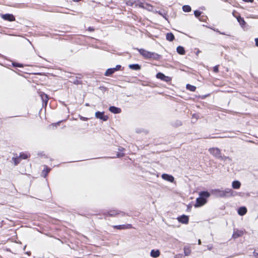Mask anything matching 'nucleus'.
Segmentation results:
<instances>
[{"label":"nucleus","mask_w":258,"mask_h":258,"mask_svg":"<svg viewBox=\"0 0 258 258\" xmlns=\"http://www.w3.org/2000/svg\"><path fill=\"white\" fill-rule=\"evenodd\" d=\"M212 193L216 197L229 198L234 196L236 192L231 188H225L224 189H215L212 190Z\"/></svg>","instance_id":"1"},{"label":"nucleus","mask_w":258,"mask_h":258,"mask_svg":"<svg viewBox=\"0 0 258 258\" xmlns=\"http://www.w3.org/2000/svg\"><path fill=\"white\" fill-rule=\"evenodd\" d=\"M137 50L139 51L140 54L146 59L157 60L160 57V55L156 53L150 52L144 49H137Z\"/></svg>","instance_id":"2"},{"label":"nucleus","mask_w":258,"mask_h":258,"mask_svg":"<svg viewBox=\"0 0 258 258\" xmlns=\"http://www.w3.org/2000/svg\"><path fill=\"white\" fill-rule=\"evenodd\" d=\"M200 197L198 198L196 200V207H199L204 205L207 201L206 198H209L210 194L208 191H202L199 194Z\"/></svg>","instance_id":"3"},{"label":"nucleus","mask_w":258,"mask_h":258,"mask_svg":"<svg viewBox=\"0 0 258 258\" xmlns=\"http://www.w3.org/2000/svg\"><path fill=\"white\" fill-rule=\"evenodd\" d=\"M135 7H139L149 11L152 9V6L140 0H135Z\"/></svg>","instance_id":"4"},{"label":"nucleus","mask_w":258,"mask_h":258,"mask_svg":"<svg viewBox=\"0 0 258 258\" xmlns=\"http://www.w3.org/2000/svg\"><path fill=\"white\" fill-rule=\"evenodd\" d=\"M209 151L215 157L220 159H223L221 156V151L219 149L217 148H212L209 149Z\"/></svg>","instance_id":"5"},{"label":"nucleus","mask_w":258,"mask_h":258,"mask_svg":"<svg viewBox=\"0 0 258 258\" xmlns=\"http://www.w3.org/2000/svg\"><path fill=\"white\" fill-rule=\"evenodd\" d=\"M1 17L4 20L13 22L15 21V18L13 14H1Z\"/></svg>","instance_id":"6"},{"label":"nucleus","mask_w":258,"mask_h":258,"mask_svg":"<svg viewBox=\"0 0 258 258\" xmlns=\"http://www.w3.org/2000/svg\"><path fill=\"white\" fill-rule=\"evenodd\" d=\"M95 117L103 121H106L108 117L107 115H104V112L97 111L95 113Z\"/></svg>","instance_id":"7"},{"label":"nucleus","mask_w":258,"mask_h":258,"mask_svg":"<svg viewBox=\"0 0 258 258\" xmlns=\"http://www.w3.org/2000/svg\"><path fill=\"white\" fill-rule=\"evenodd\" d=\"M177 219L179 222L182 224H187L188 223V217L185 215L179 216Z\"/></svg>","instance_id":"8"},{"label":"nucleus","mask_w":258,"mask_h":258,"mask_svg":"<svg viewBox=\"0 0 258 258\" xmlns=\"http://www.w3.org/2000/svg\"><path fill=\"white\" fill-rule=\"evenodd\" d=\"M162 178L165 180L171 182H174V178L172 175L164 173L161 176Z\"/></svg>","instance_id":"9"},{"label":"nucleus","mask_w":258,"mask_h":258,"mask_svg":"<svg viewBox=\"0 0 258 258\" xmlns=\"http://www.w3.org/2000/svg\"><path fill=\"white\" fill-rule=\"evenodd\" d=\"M114 227L117 229H131L132 228L131 224L119 225L114 226Z\"/></svg>","instance_id":"10"},{"label":"nucleus","mask_w":258,"mask_h":258,"mask_svg":"<svg viewBox=\"0 0 258 258\" xmlns=\"http://www.w3.org/2000/svg\"><path fill=\"white\" fill-rule=\"evenodd\" d=\"M109 110L113 113H119L121 112V109L115 106H110L109 108Z\"/></svg>","instance_id":"11"},{"label":"nucleus","mask_w":258,"mask_h":258,"mask_svg":"<svg viewBox=\"0 0 258 258\" xmlns=\"http://www.w3.org/2000/svg\"><path fill=\"white\" fill-rule=\"evenodd\" d=\"M160 254V252L159 250H158V249H157V250L152 249L150 252V255L152 257H154V258L159 256Z\"/></svg>","instance_id":"12"},{"label":"nucleus","mask_w":258,"mask_h":258,"mask_svg":"<svg viewBox=\"0 0 258 258\" xmlns=\"http://www.w3.org/2000/svg\"><path fill=\"white\" fill-rule=\"evenodd\" d=\"M130 69L133 70H140L141 69V66L138 64H131L128 66Z\"/></svg>","instance_id":"13"},{"label":"nucleus","mask_w":258,"mask_h":258,"mask_svg":"<svg viewBox=\"0 0 258 258\" xmlns=\"http://www.w3.org/2000/svg\"><path fill=\"white\" fill-rule=\"evenodd\" d=\"M232 14H233V16L237 19V20L238 22L239 23L240 25H241V18L240 16L239 15V14L235 11H234L233 12Z\"/></svg>","instance_id":"14"},{"label":"nucleus","mask_w":258,"mask_h":258,"mask_svg":"<svg viewBox=\"0 0 258 258\" xmlns=\"http://www.w3.org/2000/svg\"><path fill=\"white\" fill-rule=\"evenodd\" d=\"M232 186L234 189H238L241 186V183L239 181L235 180L232 182Z\"/></svg>","instance_id":"15"},{"label":"nucleus","mask_w":258,"mask_h":258,"mask_svg":"<svg viewBox=\"0 0 258 258\" xmlns=\"http://www.w3.org/2000/svg\"><path fill=\"white\" fill-rule=\"evenodd\" d=\"M116 71H114L113 68H110L106 70V72L105 73V76H109L114 73Z\"/></svg>","instance_id":"16"},{"label":"nucleus","mask_w":258,"mask_h":258,"mask_svg":"<svg viewBox=\"0 0 258 258\" xmlns=\"http://www.w3.org/2000/svg\"><path fill=\"white\" fill-rule=\"evenodd\" d=\"M156 77L158 79H160L163 81H167L166 79L168 78L167 77L165 76L163 74L161 73H158L156 75Z\"/></svg>","instance_id":"17"},{"label":"nucleus","mask_w":258,"mask_h":258,"mask_svg":"<svg viewBox=\"0 0 258 258\" xmlns=\"http://www.w3.org/2000/svg\"><path fill=\"white\" fill-rule=\"evenodd\" d=\"M177 52L181 55L185 54V50L183 47L179 46L176 48Z\"/></svg>","instance_id":"18"},{"label":"nucleus","mask_w":258,"mask_h":258,"mask_svg":"<svg viewBox=\"0 0 258 258\" xmlns=\"http://www.w3.org/2000/svg\"><path fill=\"white\" fill-rule=\"evenodd\" d=\"M166 39L168 41H172L174 39V35L171 33H168L166 34Z\"/></svg>","instance_id":"19"},{"label":"nucleus","mask_w":258,"mask_h":258,"mask_svg":"<svg viewBox=\"0 0 258 258\" xmlns=\"http://www.w3.org/2000/svg\"><path fill=\"white\" fill-rule=\"evenodd\" d=\"M40 96L42 101L45 102V104H46L48 100L47 95L44 93H41Z\"/></svg>","instance_id":"20"},{"label":"nucleus","mask_w":258,"mask_h":258,"mask_svg":"<svg viewBox=\"0 0 258 258\" xmlns=\"http://www.w3.org/2000/svg\"><path fill=\"white\" fill-rule=\"evenodd\" d=\"M182 10L185 12H190L191 9V7L188 5H184L182 7Z\"/></svg>","instance_id":"21"},{"label":"nucleus","mask_w":258,"mask_h":258,"mask_svg":"<svg viewBox=\"0 0 258 258\" xmlns=\"http://www.w3.org/2000/svg\"><path fill=\"white\" fill-rule=\"evenodd\" d=\"M186 88L187 89L193 92L195 91L196 89V87L195 86L191 85L190 84L186 85Z\"/></svg>","instance_id":"22"},{"label":"nucleus","mask_w":258,"mask_h":258,"mask_svg":"<svg viewBox=\"0 0 258 258\" xmlns=\"http://www.w3.org/2000/svg\"><path fill=\"white\" fill-rule=\"evenodd\" d=\"M191 252V250L189 247H184V253L185 255H189Z\"/></svg>","instance_id":"23"},{"label":"nucleus","mask_w":258,"mask_h":258,"mask_svg":"<svg viewBox=\"0 0 258 258\" xmlns=\"http://www.w3.org/2000/svg\"><path fill=\"white\" fill-rule=\"evenodd\" d=\"M135 0H128L126 2V4L130 6H135Z\"/></svg>","instance_id":"24"},{"label":"nucleus","mask_w":258,"mask_h":258,"mask_svg":"<svg viewBox=\"0 0 258 258\" xmlns=\"http://www.w3.org/2000/svg\"><path fill=\"white\" fill-rule=\"evenodd\" d=\"M241 234V231H236V232H234L233 234V238H236L238 237L239 236H240Z\"/></svg>","instance_id":"25"},{"label":"nucleus","mask_w":258,"mask_h":258,"mask_svg":"<svg viewBox=\"0 0 258 258\" xmlns=\"http://www.w3.org/2000/svg\"><path fill=\"white\" fill-rule=\"evenodd\" d=\"M49 171H50V169H48V168H47L46 169H44V170L42 171V175L44 177H45L47 176V175L48 173L49 172Z\"/></svg>","instance_id":"26"},{"label":"nucleus","mask_w":258,"mask_h":258,"mask_svg":"<svg viewBox=\"0 0 258 258\" xmlns=\"http://www.w3.org/2000/svg\"><path fill=\"white\" fill-rule=\"evenodd\" d=\"M19 158L23 159H26L28 158V155L26 154L21 153Z\"/></svg>","instance_id":"27"},{"label":"nucleus","mask_w":258,"mask_h":258,"mask_svg":"<svg viewBox=\"0 0 258 258\" xmlns=\"http://www.w3.org/2000/svg\"><path fill=\"white\" fill-rule=\"evenodd\" d=\"M194 14H195V16L197 18H198V17H200V16L201 15V12H200L199 11L196 10V11H195V12H194Z\"/></svg>","instance_id":"28"},{"label":"nucleus","mask_w":258,"mask_h":258,"mask_svg":"<svg viewBox=\"0 0 258 258\" xmlns=\"http://www.w3.org/2000/svg\"><path fill=\"white\" fill-rule=\"evenodd\" d=\"M247 29H248V26L247 27L246 23L243 19V30H245Z\"/></svg>","instance_id":"29"},{"label":"nucleus","mask_w":258,"mask_h":258,"mask_svg":"<svg viewBox=\"0 0 258 258\" xmlns=\"http://www.w3.org/2000/svg\"><path fill=\"white\" fill-rule=\"evenodd\" d=\"M121 66L120 65H117L115 68H113L114 71H118L120 70Z\"/></svg>","instance_id":"30"},{"label":"nucleus","mask_w":258,"mask_h":258,"mask_svg":"<svg viewBox=\"0 0 258 258\" xmlns=\"http://www.w3.org/2000/svg\"><path fill=\"white\" fill-rule=\"evenodd\" d=\"M253 255L256 258H258V247L253 251Z\"/></svg>","instance_id":"31"},{"label":"nucleus","mask_w":258,"mask_h":258,"mask_svg":"<svg viewBox=\"0 0 258 258\" xmlns=\"http://www.w3.org/2000/svg\"><path fill=\"white\" fill-rule=\"evenodd\" d=\"M158 14L161 16H162L163 17L165 18V16L166 15V14L164 12L163 13L162 11H159L158 12Z\"/></svg>","instance_id":"32"},{"label":"nucleus","mask_w":258,"mask_h":258,"mask_svg":"<svg viewBox=\"0 0 258 258\" xmlns=\"http://www.w3.org/2000/svg\"><path fill=\"white\" fill-rule=\"evenodd\" d=\"M14 161H15V164L16 165H17L20 162V158L18 157V158H15Z\"/></svg>","instance_id":"33"},{"label":"nucleus","mask_w":258,"mask_h":258,"mask_svg":"<svg viewBox=\"0 0 258 258\" xmlns=\"http://www.w3.org/2000/svg\"><path fill=\"white\" fill-rule=\"evenodd\" d=\"M13 64L14 66L17 67H22L23 66L22 64L17 63H13Z\"/></svg>","instance_id":"34"},{"label":"nucleus","mask_w":258,"mask_h":258,"mask_svg":"<svg viewBox=\"0 0 258 258\" xmlns=\"http://www.w3.org/2000/svg\"><path fill=\"white\" fill-rule=\"evenodd\" d=\"M213 71L215 73H217L218 72V66H216L213 68Z\"/></svg>","instance_id":"35"},{"label":"nucleus","mask_w":258,"mask_h":258,"mask_svg":"<svg viewBox=\"0 0 258 258\" xmlns=\"http://www.w3.org/2000/svg\"><path fill=\"white\" fill-rule=\"evenodd\" d=\"M238 213L239 215L242 216V207L239 208L238 210Z\"/></svg>","instance_id":"36"},{"label":"nucleus","mask_w":258,"mask_h":258,"mask_svg":"<svg viewBox=\"0 0 258 258\" xmlns=\"http://www.w3.org/2000/svg\"><path fill=\"white\" fill-rule=\"evenodd\" d=\"M247 212V209L245 207L243 206V216L245 215Z\"/></svg>","instance_id":"37"},{"label":"nucleus","mask_w":258,"mask_h":258,"mask_svg":"<svg viewBox=\"0 0 258 258\" xmlns=\"http://www.w3.org/2000/svg\"><path fill=\"white\" fill-rule=\"evenodd\" d=\"M255 45L258 47V38L255 39Z\"/></svg>","instance_id":"38"},{"label":"nucleus","mask_w":258,"mask_h":258,"mask_svg":"<svg viewBox=\"0 0 258 258\" xmlns=\"http://www.w3.org/2000/svg\"><path fill=\"white\" fill-rule=\"evenodd\" d=\"M253 0H243V2H247V3H252Z\"/></svg>","instance_id":"39"},{"label":"nucleus","mask_w":258,"mask_h":258,"mask_svg":"<svg viewBox=\"0 0 258 258\" xmlns=\"http://www.w3.org/2000/svg\"><path fill=\"white\" fill-rule=\"evenodd\" d=\"M207 248L209 250H211L212 248V245H208Z\"/></svg>","instance_id":"40"},{"label":"nucleus","mask_w":258,"mask_h":258,"mask_svg":"<svg viewBox=\"0 0 258 258\" xmlns=\"http://www.w3.org/2000/svg\"><path fill=\"white\" fill-rule=\"evenodd\" d=\"M88 30H89V31H93V30H94V29H93L92 28H91V27H89V28H88Z\"/></svg>","instance_id":"41"},{"label":"nucleus","mask_w":258,"mask_h":258,"mask_svg":"<svg viewBox=\"0 0 258 258\" xmlns=\"http://www.w3.org/2000/svg\"><path fill=\"white\" fill-rule=\"evenodd\" d=\"M81 119H82V120H87V118L83 117H82L81 118Z\"/></svg>","instance_id":"42"},{"label":"nucleus","mask_w":258,"mask_h":258,"mask_svg":"<svg viewBox=\"0 0 258 258\" xmlns=\"http://www.w3.org/2000/svg\"><path fill=\"white\" fill-rule=\"evenodd\" d=\"M198 244H201V240H200V239H199V240H198Z\"/></svg>","instance_id":"43"},{"label":"nucleus","mask_w":258,"mask_h":258,"mask_svg":"<svg viewBox=\"0 0 258 258\" xmlns=\"http://www.w3.org/2000/svg\"><path fill=\"white\" fill-rule=\"evenodd\" d=\"M59 122H58L57 124H53V126H56L57 124H58Z\"/></svg>","instance_id":"44"}]
</instances>
